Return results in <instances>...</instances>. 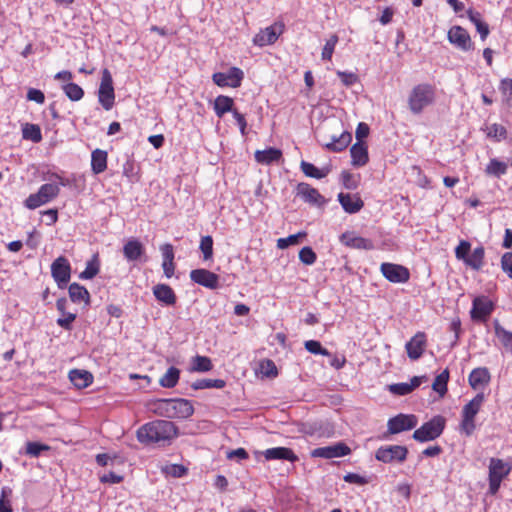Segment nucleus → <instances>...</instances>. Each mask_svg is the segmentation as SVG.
I'll return each instance as SVG.
<instances>
[{"label":"nucleus","mask_w":512,"mask_h":512,"mask_svg":"<svg viewBox=\"0 0 512 512\" xmlns=\"http://www.w3.org/2000/svg\"><path fill=\"white\" fill-rule=\"evenodd\" d=\"M177 435V427L168 420H155L141 426L137 431V439L143 444L170 441Z\"/></svg>","instance_id":"f257e3e1"},{"label":"nucleus","mask_w":512,"mask_h":512,"mask_svg":"<svg viewBox=\"0 0 512 512\" xmlns=\"http://www.w3.org/2000/svg\"><path fill=\"white\" fill-rule=\"evenodd\" d=\"M155 412L170 419H186L194 413L191 401L187 399H158L154 403Z\"/></svg>","instance_id":"f03ea898"},{"label":"nucleus","mask_w":512,"mask_h":512,"mask_svg":"<svg viewBox=\"0 0 512 512\" xmlns=\"http://www.w3.org/2000/svg\"><path fill=\"white\" fill-rule=\"evenodd\" d=\"M445 425L446 419L441 415H436L416 429L412 437L420 443L433 441L443 433Z\"/></svg>","instance_id":"7ed1b4c3"},{"label":"nucleus","mask_w":512,"mask_h":512,"mask_svg":"<svg viewBox=\"0 0 512 512\" xmlns=\"http://www.w3.org/2000/svg\"><path fill=\"white\" fill-rule=\"evenodd\" d=\"M433 100L434 90L432 86L429 84H419L412 89L408 98V104L412 113L420 114Z\"/></svg>","instance_id":"20e7f679"},{"label":"nucleus","mask_w":512,"mask_h":512,"mask_svg":"<svg viewBox=\"0 0 512 512\" xmlns=\"http://www.w3.org/2000/svg\"><path fill=\"white\" fill-rule=\"evenodd\" d=\"M59 193V184L50 181L41 185L36 193L30 194L24 201V205L26 208L34 210L55 199Z\"/></svg>","instance_id":"39448f33"},{"label":"nucleus","mask_w":512,"mask_h":512,"mask_svg":"<svg viewBox=\"0 0 512 512\" xmlns=\"http://www.w3.org/2000/svg\"><path fill=\"white\" fill-rule=\"evenodd\" d=\"M98 101L101 106L109 111L115 103V92L113 86V78L108 69H103L100 86L98 89Z\"/></svg>","instance_id":"423d86ee"},{"label":"nucleus","mask_w":512,"mask_h":512,"mask_svg":"<svg viewBox=\"0 0 512 512\" xmlns=\"http://www.w3.org/2000/svg\"><path fill=\"white\" fill-rule=\"evenodd\" d=\"M243 78L244 72L238 67H231L227 72H216L212 75L213 82L219 87L238 88Z\"/></svg>","instance_id":"0eeeda50"},{"label":"nucleus","mask_w":512,"mask_h":512,"mask_svg":"<svg viewBox=\"0 0 512 512\" xmlns=\"http://www.w3.org/2000/svg\"><path fill=\"white\" fill-rule=\"evenodd\" d=\"M417 424L418 418L415 415L400 413L388 420L387 432L389 434H399L414 429Z\"/></svg>","instance_id":"6e6552de"},{"label":"nucleus","mask_w":512,"mask_h":512,"mask_svg":"<svg viewBox=\"0 0 512 512\" xmlns=\"http://www.w3.org/2000/svg\"><path fill=\"white\" fill-rule=\"evenodd\" d=\"M51 275L60 289L67 286L71 277V266L69 261L60 256L51 264Z\"/></svg>","instance_id":"1a4fd4ad"},{"label":"nucleus","mask_w":512,"mask_h":512,"mask_svg":"<svg viewBox=\"0 0 512 512\" xmlns=\"http://www.w3.org/2000/svg\"><path fill=\"white\" fill-rule=\"evenodd\" d=\"M283 31L284 24L281 22H275L265 29L260 30V32L254 36L253 43L259 47L272 45L278 40Z\"/></svg>","instance_id":"9d476101"},{"label":"nucleus","mask_w":512,"mask_h":512,"mask_svg":"<svg viewBox=\"0 0 512 512\" xmlns=\"http://www.w3.org/2000/svg\"><path fill=\"white\" fill-rule=\"evenodd\" d=\"M408 450L405 446L387 445L377 449L375 457L384 463L402 462L406 459Z\"/></svg>","instance_id":"9b49d317"},{"label":"nucleus","mask_w":512,"mask_h":512,"mask_svg":"<svg viewBox=\"0 0 512 512\" xmlns=\"http://www.w3.org/2000/svg\"><path fill=\"white\" fill-rule=\"evenodd\" d=\"M380 270L383 276L392 283H405L410 278L409 270L399 264L382 263Z\"/></svg>","instance_id":"f8f14e48"},{"label":"nucleus","mask_w":512,"mask_h":512,"mask_svg":"<svg viewBox=\"0 0 512 512\" xmlns=\"http://www.w3.org/2000/svg\"><path fill=\"white\" fill-rule=\"evenodd\" d=\"M351 453V449L344 442H337L329 446L318 447L312 450V457L325 459L339 458Z\"/></svg>","instance_id":"ddd939ff"},{"label":"nucleus","mask_w":512,"mask_h":512,"mask_svg":"<svg viewBox=\"0 0 512 512\" xmlns=\"http://www.w3.org/2000/svg\"><path fill=\"white\" fill-rule=\"evenodd\" d=\"M447 38L451 44L462 51L473 49V42L466 29L461 26H453L449 29Z\"/></svg>","instance_id":"4468645a"},{"label":"nucleus","mask_w":512,"mask_h":512,"mask_svg":"<svg viewBox=\"0 0 512 512\" xmlns=\"http://www.w3.org/2000/svg\"><path fill=\"white\" fill-rule=\"evenodd\" d=\"M296 196L300 197L304 202L317 207H322L326 204L325 198L308 183L302 182L297 185Z\"/></svg>","instance_id":"2eb2a0df"},{"label":"nucleus","mask_w":512,"mask_h":512,"mask_svg":"<svg viewBox=\"0 0 512 512\" xmlns=\"http://www.w3.org/2000/svg\"><path fill=\"white\" fill-rule=\"evenodd\" d=\"M494 305L487 297H476L472 303L470 311L471 319L474 321L484 322L492 313Z\"/></svg>","instance_id":"dca6fc26"},{"label":"nucleus","mask_w":512,"mask_h":512,"mask_svg":"<svg viewBox=\"0 0 512 512\" xmlns=\"http://www.w3.org/2000/svg\"><path fill=\"white\" fill-rule=\"evenodd\" d=\"M339 241L346 247L357 250H373V241L358 236L354 231H346L339 236Z\"/></svg>","instance_id":"f3484780"},{"label":"nucleus","mask_w":512,"mask_h":512,"mask_svg":"<svg viewBox=\"0 0 512 512\" xmlns=\"http://www.w3.org/2000/svg\"><path fill=\"white\" fill-rule=\"evenodd\" d=\"M190 279L205 288L217 289L219 286V276L204 268L194 269L190 272Z\"/></svg>","instance_id":"a211bd4d"},{"label":"nucleus","mask_w":512,"mask_h":512,"mask_svg":"<svg viewBox=\"0 0 512 512\" xmlns=\"http://www.w3.org/2000/svg\"><path fill=\"white\" fill-rule=\"evenodd\" d=\"M427 345L426 334L417 332L405 345L407 355L411 360L419 359Z\"/></svg>","instance_id":"6ab92c4d"},{"label":"nucleus","mask_w":512,"mask_h":512,"mask_svg":"<svg viewBox=\"0 0 512 512\" xmlns=\"http://www.w3.org/2000/svg\"><path fill=\"white\" fill-rule=\"evenodd\" d=\"M338 201L343 210L349 214L359 212L364 206V202L358 194L341 192L338 194Z\"/></svg>","instance_id":"aec40b11"},{"label":"nucleus","mask_w":512,"mask_h":512,"mask_svg":"<svg viewBox=\"0 0 512 512\" xmlns=\"http://www.w3.org/2000/svg\"><path fill=\"white\" fill-rule=\"evenodd\" d=\"M153 295L158 302L164 306H174L177 302V296L174 290L167 284H157L153 287Z\"/></svg>","instance_id":"412c9836"},{"label":"nucleus","mask_w":512,"mask_h":512,"mask_svg":"<svg viewBox=\"0 0 512 512\" xmlns=\"http://www.w3.org/2000/svg\"><path fill=\"white\" fill-rule=\"evenodd\" d=\"M262 454L266 460H287L292 463L298 460L293 450L287 447L269 448L263 451Z\"/></svg>","instance_id":"4be33fe9"},{"label":"nucleus","mask_w":512,"mask_h":512,"mask_svg":"<svg viewBox=\"0 0 512 512\" xmlns=\"http://www.w3.org/2000/svg\"><path fill=\"white\" fill-rule=\"evenodd\" d=\"M491 380V375L486 367H478L473 369L469 376L468 382L473 389H478L482 386L488 385Z\"/></svg>","instance_id":"5701e85b"},{"label":"nucleus","mask_w":512,"mask_h":512,"mask_svg":"<svg viewBox=\"0 0 512 512\" xmlns=\"http://www.w3.org/2000/svg\"><path fill=\"white\" fill-rule=\"evenodd\" d=\"M351 164L354 167H362L369 160L367 145L364 142H356L350 149Z\"/></svg>","instance_id":"b1692460"},{"label":"nucleus","mask_w":512,"mask_h":512,"mask_svg":"<svg viewBox=\"0 0 512 512\" xmlns=\"http://www.w3.org/2000/svg\"><path fill=\"white\" fill-rule=\"evenodd\" d=\"M511 470L509 463L492 458L489 465V480H502Z\"/></svg>","instance_id":"393cba45"},{"label":"nucleus","mask_w":512,"mask_h":512,"mask_svg":"<svg viewBox=\"0 0 512 512\" xmlns=\"http://www.w3.org/2000/svg\"><path fill=\"white\" fill-rule=\"evenodd\" d=\"M255 160L264 165L279 162L282 158V151L278 148L269 147L265 150H257L254 154Z\"/></svg>","instance_id":"a878e982"},{"label":"nucleus","mask_w":512,"mask_h":512,"mask_svg":"<svg viewBox=\"0 0 512 512\" xmlns=\"http://www.w3.org/2000/svg\"><path fill=\"white\" fill-rule=\"evenodd\" d=\"M144 252V246L137 239H130L123 246V255L128 261L139 260Z\"/></svg>","instance_id":"bb28decb"},{"label":"nucleus","mask_w":512,"mask_h":512,"mask_svg":"<svg viewBox=\"0 0 512 512\" xmlns=\"http://www.w3.org/2000/svg\"><path fill=\"white\" fill-rule=\"evenodd\" d=\"M69 380L78 389H83L93 382V375L87 370L72 369L69 372Z\"/></svg>","instance_id":"cd10ccee"},{"label":"nucleus","mask_w":512,"mask_h":512,"mask_svg":"<svg viewBox=\"0 0 512 512\" xmlns=\"http://www.w3.org/2000/svg\"><path fill=\"white\" fill-rule=\"evenodd\" d=\"M68 293L72 302H84L86 306L90 304V293L84 286L76 282L71 283L68 287Z\"/></svg>","instance_id":"c85d7f7f"},{"label":"nucleus","mask_w":512,"mask_h":512,"mask_svg":"<svg viewBox=\"0 0 512 512\" xmlns=\"http://www.w3.org/2000/svg\"><path fill=\"white\" fill-rule=\"evenodd\" d=\"M108 154L105 150L95 149L91 153V170L94 174H101L107 169Z\"/></svg>","instance_id":"c756f323"},{"label":"nucleus","mask_w":512,"mask_h":512,"mask_svg":"<svg viewBox=\"0 0 512 512\" xmlns=\"http://www.w3.org/2000/svg\"><path fill=\"white\" fill-rule=\"evenodd\" d=\"M352 141L351 133L344 131L338 137L333 136L332 141L326 143L324 147L333 152H341L345 150Z\"/></svg>","instance_id":"7c9ffc66"},{"label":"nucleus","mask_w":512,"mask_h":512,"mask_svg":"<svg viewBox=\"0 0 512 512\" xmlns=\"http://www.w3.org/2000/svg\"><path fill=\"white\" fill-rule=\"evenodd\" d=\"M485 401V396L483 393H478L474 396L466 405H464L462 409V417L466 418H474L477 413L480 411L483 403Z\"/></svg>","instance_id":"2f4dec72"},{"label":"nucleus","mask_w":512,"mask_h":512,"mask_svg":"<svg viewBox=\"0 0 512 512\" xmlns=\"http://www.w3.org/2000/svg\"><path fill=\"white\" fill-rule=\"evenodd\" d=\"M485 250L483 246H478L468 254L464 264L473 270H480L484 264Z\"/></svg>","instance_id":"473e14b6"},{"label":"nucleus","mask_w":512,"mask_h":512,"mask_svg":"<svg viewBox=\"0 0 512 512\" xmlns=\"http://www.w3.org/2000/svg\"><path fill=\"white\" fill-rule=\"evenodd\" d=\"M469 20L475 25L477 32L480 34L482 40H485L489 35V26L482 20L481 13L473 9L467 11Z\"/></svg>","instance_id":"72a5a7b5"},{"label":"nucleus","mask_w":512,"mask_h":512,"mask_svg":"<svg viewBox=\"0 0 512 512\" xmlns=\"http://www.w3.org/2000/svg\"><path fill=\"white\" fill-rule=\"evenodd\" d=\"M233 106H234V100L231 97L225 96V95H219L218 97H216V99L214 101L215 114L221 118L227 112L233 113V111L235 110V109H233Z\"/></svg>","instance_id":"f704fd0d"},{"label":"nucleus","mask_w":512,"mask_h":512,"mask_svg":"<svg viewBox=\"0 0 512 512\" xmlns=\"http://www.w3.org/2000/svg\"><path fill=\"white\" fill-rule=\"evenodd\" d=\"M100 270V262L98 254H94L92 258L87 261L85 269L80 273L79 278L83 280L93 279Z\"/></svg>","instance_id":"c9c22d12"},{"label":"nucleus","mask_w":512,"mask_h":512,"mask_svg":"<svg viewBox=\"0 0 512 512\" xmlns=\"http://www.w3.org/2000/svg\"><path fill=\"white\" fill-rule=\"evenodd\" d=\"M508 165L496 158L489 161L485 168V173L489 176L500 178L507 173Z\"/></svg>","instance_id":"e433bc0d"},{"label":"nucleus","mask_w":512,"mask_h":512,"mask_svg":"<svg viewBox=\"0 0 512 512\" xmlns=\"http://www.w3.org/2000/svg\"><path fill=\"white\" fill-rule=\"evenodd\" d=\"M180 370L174 366L167 369L165 374L159 379L160 386L164 388H173L179 381Z\"/></svg>","instance_id":"4c0bfd02"},{"label":"nucleus","mask_w":512,"mask_h":512,"mask_svg":"<svg viewBox=\"0 0 512 512\" xmlns=\"http://www.w3.org/2000/svg\"><path fill=\"white\" fill-rule=\"evenodd\" d=\"M226 386V382L223 379H198L191 384L192 389H222Z\"/></svg>","instance_id":"58836bf2"},{"label":"nucleus","mask_w":512,"mask_h":512,"mask_svg":"<svg viewBox=\"0 0 512 512\" xmlns=\"http://www.w3.org/2000/svg\"><path fill=\"white\" fill-rule=\"evenodd\" d=\"M22 138L33 143H39L42 140L40 127L36 124H24L22 127Z\"/></svg>","instance_id":"ea45409f"},{"label":"nucleus","mask_w":512,"mask_h":512,"mask_svg":"<svg viewBox=\"0 0 512 512\" xmlns=\"http://www.w3.org/2000/svg\"><path fill=\"white\" fill-rule=\"evenodd\" d=\"M301 171L307 176L315 179H322L324 178L329 170L328 169H319L314 164L307 162V161H301L300 164Z\"/></svg>","instance_id":"a19ab883"},{"label":"nucleus","mask_w":512,"mask_h":512,"mask_svg":"<svg viewBox=\"0 0 512 512\" xmlns=\"http://www.w3.org/2000/svg\"><path fill=\"white\" fill-rule=\"evenodd\" d=\"M495 335L506 351L512 354V332L507 331L497 321L495 323Z\"/></svg>","instance_id":"79ce46f5"},{"label":"nucleus","mask_w":512,"mask_h":512,"mask_svg":"<svg viewBox=\"0 0 512 512\" xmlns=\"http://www.w3.org/2000/svg\"><path fill=\"white\" fill-rule=\"evenodd\" d=\"M161 472L168 478H182L187 474V468L181 464H166L161 467Z\"/></svg>","instance_id":"37998d69"},{"label":"nucleus","mask_w":512,"mask_h":512,"mask_svg":"<svg viewBox=\"0 0 512 512\" xmlns=\"http://www.w3.org/2000/svg\"><path fill=\"white\" fill-rule=\"evenodd\" d=\"M449 381V371L445 369L439 375L436 376L432 389L437 392L440 396H444L447 393V383Z\"/></svg>","instance_id":"c03bdc74"},{"label":"nucleus","mask_w":512,"mask_h":512,"mask_svg":"<svg viewBox=\"0 0 512 512\" xmlns=\"http://www.w3.org/2000/svg\"><path fill=\"white\" fill-rule=\"evenodd\" d=\"M62 90L71 101H79L84 96L83 89L78 84L73 82H69L63 85Z\"/></svg>","instance_id":"a18cd8bd"},{"label":"nucleus","mask_w":512,"mask_h":512,"mask_svg":"<svg viewBox=\"0 0 512 512\" xmlns=\"http://www.w3.org/2000/svg\"><path fill=\"white\" fill-rule=\"evenodd\" d=\"M486 133L487 137L492 138L497 142L504 140L507 137L506 128L503 125L497 123H493L487 126Z\"/></svg>","instance_id":"49530a36"},{"label":"nucleus","mask_w":512,"mask_h":512,"mask_svg":"<svg viewBox=\"0 0 512 512\" xmlns=\"http://www.w3.org/2000/svg\"><path fill=\"white\" fill-rule=\"evenodd\" d=\"M499 90L503 96L504 103L511 108L512 107V79L504 78L500 81Z\"/></svg>","instance_id":"de8ad7c7"},{"label":"nucleus","mask_w":512,"mask_h":512,"mask_svg":"<svg viewBox=\"0 0 512 512\" xmlns=\"http://www.w3.org/2000/svg\"><path fill=\"white\" fill-rule=\"evenodd\" d=\"M213 368L211 359L207 356L197 355L193 358L192 370L196 372H208Z\"/></svg>","instance_id":"09e8293b"},{"label":"nucleus","mask_w":512,"mask_h":512,"mask_svg":"<svg viewBox=\"0 0 512 512\" xmlns=\"http://www.w3.org/2000/svg\"><path fill=\"white\" fill-rule=\"evenodd\" d=\"M199 249L203 253V259L205 261L212 259V257H213V238L210 235L201 237Z\"/></svg>","instance_id":"8fccbe9b"},{"label":"nucleus","mask_w":512,"mask_h":512,"mask_svg":"<svg viewBox=\"0 0 512 512\" xmlns=\"http://www.w3.org/2000/svg\"><path fill=\"white\" fill-rule=\"evenodd\" d=\"M50 447L40 442H27L25 453L30 457H39L42 452L49 451Z\"/></svg>","instance_id":"3c124183"},{"label":"nucleus","mask_w":512,"mask_h":512,"mask_svg":"<svg viewBox=\"0 0 512 512\" xmlns=\"http://www.w3.org/2000/svg\"><path fill=\"white\" fill-rule=\"evenodd\" d=\"M305 349L314 355L331 356V353L317 340H308L304 343Z\"/></svg>","instance_id":"603ef678"},{"label":"nucleus","mask_w":512,"mask_h":512,"mask_svg":"<svg viewBox=\"0 0 512 512\" xmlns=\"http://www.w3.org/2000/svg\"><path fill=\"white\" fill-rule=\"evenodd\" d=\"M338 36L336 34L331 35L327 40L323 47L321 57L323 60H331L332 55L334 53V49L336 44L338 43Z\"/></svg>","instance_id":"864d4df0"},{"label":"nucleus","mask_w":512,"mask_h":512,"mask_svg":"<svg viewBox=\"0 0 512 512\" xmlns=\"http://www.w3.org/2000/svg\"><path fill=\"white\" fill-rule=\"evenodd\" d=\"M299 259L305 265H313L317 260V255L311 247L305 246L299 251Z\"/></svg>","instance_id":"5fc2aeb1"},{"label":"nucleus","mask_w":512,"mask_h":512,"mask_svg":"<svg viewBox=\"0 0 512 512\" xmlns=\"http://www.w3.org/2000/svg\"><path fill=\"white\" fill-rule=\"evenodd\" d=\"M305 232H299L297 234L289 235L286 238H279L277 240V247L279 249H286L291 245H296L299 243V238L305 236Z\"/></svg>","instance_id":"6e6d98bb"},{"label":"nucleus","mask_w":512,"mask_h":512,"mask_svg":"<svg viewBox=\"0 0 512 512\" xmlns=\"http://www.w3.org/2000/svg\"><path fill=\"white\" fill-rule=\"evenodd\" d=\"M471 251V244L467 240H461L459 245L455 248V257L458 260L464 261L466 260L468 254Z\"/></svg>","instance_id":"4d7b16f0"},{"label":"nucleus","mask_w":512,"mask_h":512,"mask_svg":"<svg viewBox=\"0 0 512 512\" xmlns=\"http://www.w3.org/2000/svg\"><path fill=\"white\" fill-rule=\"evenodd\" d=\"M61 315H62V317H59L56 320L57 325L60 326L61 328L65 329V330H71L72 329V323L76 319V313L65 312V313H63Z\"/></svg>","instance_id":"13d9d810"},{"label":"nucleus","mask_w":512,"mask_h":512,"mask_svg":"<svg viewBox=\"0 0 512 512\" xmlns=\"http://www.w3.org/2000/svg\"><path fill=\"white\" fill-rule=\"evenodd\" d=\"M501 268L512 279V252H506L502 255Z\"/></svg>","instance_id":"bf43d9fd"},{"label":"nucleus","mask_w":512,"mask_h":512,"mask_svg":"<svg viewBox=\"0 0 512 512\" xmlns=\"http://www.w3.org/2000/svg\"><path fill=\"white\" fill-rule=\"evenodd\" d=\"M341 181H342L343 186L349 190H354L358 186V183L354 179V176L348 171H343L341 173Z\"/></svg>","instance_id":"052dcab7"},{"label":"nucleus","mask_w":512,"mask_h":512,"mask_svg":"<svg viewBox=\"0 0 512 512\" xmlns=\"http://www.w3.org/2000/svg\"><path fill=\"white\" fill-rule=\"evenodd\" d=\"M391 393L399 396L408 395L411 393V388L408 383H396L389 386Z\"/></svg>","instance_id":"680f3d73"},{"label":"nucleus","mask_w":512,"mask_h":512,"mask_svg":"<svg viewBox=\"0 0 512 512\" xmlns=\"http://www.w3.org/2000/svg\"><path fill=\"white\" fill-rule=\"evenodd\" d=\"M27 100L34 101L38 104H43L45 101V95L44 93L36 88H29L27 91Z\"/></svg>","instance_id":"e2e57ef3"},{"label":"nucleus","mask_w":512,"mask_h":512,"mask_svg":"<svg viewBox=\"0 0 512 512\" xmlns=\"http://www.w3.org/2000/svg\"><path fill=\"white\" fill-rule=\"evenodd\" d=\"M337 75L345 86H352L358 81L357 75L352 72L338 71Z\"/></svg>","instance_id":"0e129e2a"},{"label":"nucleus","mask_w":512,"mask_h":512,"mask_svg":"<svg viewBox=\"0 0 512 512\" xmlns=\"http://www.w3.org/2000/svg\"><path fill=\"white\" fill-rule=\"evenodd\" d=\"M226 456L229 460H236L240 462L248 458V453L244 448H237L227 452Z\"/></svg>","instance_id":"69168bd1"},{"label":"nucleus","mask_w":512,"mask_h":512,"mask_svg":"<svg viewBox=\"0 0 512 512\" xmlns=\"http://www.w3.org/2000/svg\"><path fill=\"white\" fill-rule=\"evenodd\" d=\"M9 493H11L10 489H2V494L0 497V512H12L10 502L6 499Z\"/></svg>","instance_id":"338daca9"},{"label":"nucleus","mask_w":512,"mask_h":512,"mask_svg":"<svg viewBox=\"0 0 512 512\" xmlns=\"http://www.w3.org/2000/svg\"><path fill=\"white\" fill-rule=\"evenodd\" d=\"M369 132H370V128L366 123H364V122L358 123L356 132H355L357 142H363V139L369 135Z\"/></svg>","instance_id":"774afa93"}]
</instances>
